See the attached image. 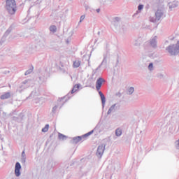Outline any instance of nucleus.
I'll list each match as a JSON object with an SVG mask.
<instances>
[{"instance_id":"nucleus-1","label":"nucleus","mask_w":179,"mask_h":179,"mask_svg":"<svg viewBox=\"0 0 179 179\" xmlns=\"http://www.w3.org/2000/svg\"><path fill=\"white\" fill-rule=\"evenodd\" d=\"M104 82H106V80H104V78L101 77L99 78L96 82V89L101 97L103 109H104V107L106 106V96H104V94H103V92L100 91V90L101 89V86H103V83Z\"/></svg>"},{"instance_id":"nucleus-2","label":"nucleus","mask_w":179,"mask_h":179,"mask_svg":"<svg viewBox=\"0 0 179 179\" xmlns=\"http://www.w3.org/2000/svg\"><path fill=\"white\" fill-rule=\"evenodd\" d=\"M6 9L10 15L16 13V1L15 0H6Z\"/></svg>"},{"instance_id":"nucleus-3","label":"nucleus","mask_w":179,"mask_h":179,"mask_svg":"<svg viewBox=\"0 0 179 179\" xmlns=\"http://www.w3.org/2000/svg\"><path fill=\"white\" fill-rule=\"evenodd\" d=\"M166 51L170 54V55H178L179 54V41L176 44H171L166 48Z\"/></svg>"},{"instance_id":"nucleus-4","label":"nucleus","mask_w":179,"mask_h":179,"mask_svg":"<svg viewBox=\"0 0 179 179\" xmlns=\"http://www.w3.org/2000/svg\"><path fill=\"white\" fill-rule=\"evenodd\" d=\"M147 45H150L152 48H157V36H155L145 43V49L148 50Z\"/></svg>"},{"instance_id":"nucleus-5","label":"nucleus","mask_w":179,"mask_h":179,"mask_svg":"<svg viewBox=\"0 0 179 179\" xmlns=\"http://www.w3.org/2000/svg\"><path fill=\"white\" fill-rule=\"evenodd\" d=\"M31 83V80H24L21 83V85H20L19 87L17 89V92H19V93H22V92L23 91V89H27V87H29Z\"/></svg>"},{"instance_id":"nucleus-6","label":"nucleus","mask_w":179,"mask_h":179,"mask_svg":"<svg viewBox=\"0 0 179 179\" xmlns=\"http://www.w3.org/2000/svg\"><path fill=\"white\" fill-rule=\"evenodd\" d=\"M108 58V52H106L103 54V59L99 66L96 69V71H99L101 66H103V68L106 69L107 68V59Z\"/></svg>"},{"instance_id":"nucleus-7","label":"nucleus","mask_w":179,"mask_h":179,"mask_svg":"<svg viewBox=\"0 0 179 179\" xmlns=\"http://www.w3.org/2000/svg\"><path fill=\"white\" fill-rule=\"evenodd\" d=\"M12 31V27H10L4 33V34L3 35V36L1 38L0 41V44L1 45H2V44H3V43H5V41H6V37H8V36H9V34H10Z\"/></svg>"},{"instance_id":"nucleus-8","label":"nucleus","mask_w":179,"mask_h":179,"mask_svg":"<svg viewBox=\"0 0 179 179\" xmlns=\"http://www.w3.org/2000/svg\"><path fill=\"white\" fill-rule=\"evenodd\" d=\"M105 150H106L105 144H101L99 145L96 150V156H98V157H101V156H103V153H104Z\"/></svg>"},{"instance_id":"nucleus-9","label":"nucleus","mask_w":179,"mask_h":179,"mask_svg":"<svg viewBox=\"0 0 179 179\" xmlns=\"http://www.w3.org/2000/svg\"><path fill=\"white\" fill-rule=\"evenodd\" d=\"M20 170H22V165H20L19 162H16L15 167V175L16 177H20V175L22 174Z\"/></svg>"},{"instance_id":"nucleus-10","label":"nucleus","mask_w":179,"mask_h":179,"mask_svg":"<svg viewBox=\"0 0 179 179\" xmlns=\"http://www.w3.org/2000/svg\"><path fill=\"white\" fill-rule=\"evenodd\" d=\"M83 139V138L82 137V136H78L72 138L70 141V143L73 145H76L77 143H79V142H80V141H82Z\"/></svg>"},{"instance_id":"nucleus-11","label":"nucleus","mask_w":179,"mask_h":179,"mask_svg":"<svg viewBox=\"0 0 179 179\" xmlns=\"http://www.w3.org/2000/svg\"><path fill=\"white\" fill-rule=\"evenodd\" d=\"M121 17H115L112 19V24H113L115 27H119Z\"/></svg>"},{"instance_id":"nucleus-12","label":"nucleus","mask_w":179,"mask_h":179,"mask_svg":"<svg viewBox=\"0 0 179 179\" xmlns=\"http://www.w3.org/2000/svg\"><path fill=\"white\" fill-rule=\"evenodd\" d=\"M164 15V13H163V10H157L155 12V17H156L157 20H160V19H162V17H163Z\"/></svg>"},{"instance_id":"nucleus-13","label":"nucleus","mask_w":179,"mask_h":179,"mask_svg":"<svg viewBox=\"0 0 179 179\" xmlns=\"http://www.w3.org/2000/svg\"><path fill=\"white\" fill-rule=\"evenodd\" d=\"M178 1H174L173 2L169 3V8L170 9V10H173V9H174V8H177V6H178Z\"/></svg>"},{"instance_id":"nucleus-14","label":"nucleus","mask_w":179,"mask_h":179,"mask_svg":"<svg viewBox=\"0 0 179 179\" xmlns=\"http://www.w3.org/2000/svg\"><path fill=\"white\" fill-rule=\"evenodd\" d=\"M11 94L10 92H4L3 94L0 96L1 100H6L8 99H10Z\"/></svg>"},{"instance_id":"nucleus-15","label":"nucleus","mask_w":179,"mask_h":179,"mask_svg":"<svg viewBox=\"0 0 179 179\" xmlns=\"http://www.w3.org/2000/svg\"><path fill=\"white\" fill-rule=\"evenodd\" d=\"M141 44H142V38H138L133 43V45L135 47H139V45H141Z\"/></svg>"},{"instance_id":"nucleus-16","label":"nucleus","mask_w":179,"mask_h":179,"mask_svg":"<svg viewBox=\"0 0 179 179\" xmlns=\"http://www.w3.org/2000/svg\"><path fill=\"white\" fill-rule=\"evenodd\" d=\"M115 107H117V103H115V104L112 105L109 108V109H108V110L107 112V115H110V114H111L113 113V111H115Z\"/></svg>"},{"instance_id":"nucleus-17","label":"nucleus","mask_w":179,"mask_h":179,"mask_svg":"<svg viewBox=\"0 0 179 179\" xmlns=\"http://www.w3.org/2000/svg\"><path fill=\"white\" fill-rule=\"evenodd\" d=\"M58 139L59 141H66L68 139V136L61 133H58Z\"/></svg>"},{"instance_id":"nucleus-18","label":"nucleus","mask_w":179,"mask_h":179,"mask_svg":"<svg viewBox=\"0 0 179 179\" xmlns=\"http://www.w3.org/2000/svg\"><path fill=\"white\" fill-rule=\"evenodd\" d=\"M21 163H26V152L24 150L22 151V155H21Z\"/></svg>"},{"instance_id":"nucleus-19","label":"nucleus","mask_w":179,"mask_h":179,"mask_svg":"<svg viewBox=\"0 0 179 179\" xmlns=\"http://www.w3.org/2000/svg\"><path fill=\"white\" fill-rule=\"evenodd\" d=\"M37 81L39 83V85H43V83H44V82H45V77H44V76H39L37 78Z\"/></svg>"},{"instance_id":"nucleus-20","label":"nucleus","mask_w":179,"mask_h":179,"mask_svg":"<svg viewBox=\"0 0 179 179\" xmlns=\"http://www.w3.org/2000/svg\"><path fill=\"white\" fill-rule=\"evenodd\" d=\"M115 135L117 137L121 136V135H122V129L120 128V127L116 129V130H115Z\"/></svg>"},{"instance_id":"nucleus-21","label":"nucleus","mask_w":179,"mask_h":179,"mask_svg":"<svg viewBox=\"0 0 179 179\" xmlns=\"http://www.w3.org/2000/svg\"><path fill=\"white\" fill-rule=\"evenodd\" d=\"M143 9V4H139L138 6V10L136 11V13H135L133 16L134 17H135L136 16V15H138V13H139L141 10H142Z\"/></svg>"},{"instance_id":"nucleus-22","label":"nucleus","mask_w":179,"mask_h":179,"mask_svg":"<svg viewBox=\"0 0 179 179\" xmlns=\"http://www.w3.org/2000/svg\"><path fill=\"white\" fill-rule=\"evenodd\" d=\"M80 66V61L79 60H76L73 63V68H79Z\"/></svg>"},{"instance_id":"nucleus-23","label":"nucleus","mask_w":179,"mask_h":179,"mask_svg":"<svg viewBox=\"0 0 179 179\" xmlns=\"http://www.w3.org/2000/svg\"><path fill=\"white\" fill-rule=\"evenodd\" d=\"M93 132H94V130H91L88 133L81 136L83 139V141L85 140V138H87V136H90V135H92L93 134Z\"/></svg>"},{"instance_id":"nucleus-24","label":"nucleus","mask_w":179,"mask_h":179,"mask_svg":"<svg viewBox=\"0 0 179 179\" xmlns=\"http://www.w3.org/2000/svg\"><path fill=\"white\" fill-rule=\"evenodd\" d=\"M50 31H51V33H56L57 32V26L55 25H52L49 28Z\"/></svg>"},{"instance_id":"nucleus-25","label":"nucleus","mask_w":179,"mask_h":179,"mask_svg":"<svg viewBox=\"0 0 179 179\" xmlns=\"http://www.w3.org/2000/svg\"><path fill=\"white\" fill-rule=\"evenodd\" d=\"M33 69H34V67H33V66H31V68H30L29 69H28L27 71H25V73H24L25 76H27V75H30V73H31V72H33Z\"/></svg>"},{"instance_id":"nucleus-26","label":"nucleus","mask_w":179,"mask_h":179,"mask_svg":"<svg viewBox=\"0 0 179 179\" xmlns=\"http://www.w3.org/2000/svg\"><path fill=\"white\" fill-rule=\"evenodd\" d=\"M135 92V88L134 87H130L128 90L129 94H132Z\"/></svg>"},{"instance_id":"nucleus-27","label":"nucleus","mask_w":179,"mask_h":179,"mask_svg":"<svg viewBox=\"0 0 179 179\" xmlns=\"http://www.w3.org/2000/svg\"><path fill=\"white\" fill-rule=\"evenodd\" d=\"M48 128H50V124H45L44 128L42 129V132H48Z\"/></svg>"},{"instance_id":"nucleus-28","label":"nucleus","mask_w":179,"mask_h":179,"mask_svg":"<svg viewBox=\"0 0 179 179\" xmlns=\"http://www.w3.org/2000/svg\"><path fill=\"white\" fill-rule=\"evenodd\" d=\"M57 110H58V106H55L52 109V115L57 113Z\"/></svg>"},{"instance_id":"nucleus-29","label":"nucleus","mask_w":179,"mask_h":179,"mask_svg":"<svg viewBox=\"0 0 179 179\" xmlns=\"http://www.w3.org/2000/svg\"><path fill=\"white\" fill-rule=\"evenodd\" d=\"M157 78H159V79H163L164 78V75H163V73H159L157 74Z\"/></svg>"},{"instance_id":"nucleus-30","label":"nucleus","mask_w":179,"mask_h":179,"mask_svg":"<svg viewBox=\"0 0 179 179\" xmlns=\"http://www.w3.org/2000/svg\"><path fill=\"white\" fill-rule=\"evenodd\" d=\"M157 21L158 20H157V19H156V17H155V18L153 17L150 18V22H152V23H156V22H157Z\"/></svg>"},{"instance_id":"nucleus-31","label":"nucleus","mask_w":179,"mask_h":179,"mask_svg":"<svg viewBox=\"0 0 179 179\" xmlns=\"http://www.w3.org/2000/svg\"><path fill=\"white\" fill-rule=\"evenodd\" d=\"M164 1L163 0H156V3L158 6H160L163 3Z\"/></svg>"},{"instance_id":"nucleus-32","label":"nucleus","mask_w":179,"mask_h":179,"mask_svg":"<svg viewBox=\"0 0 179 179\" xmlns=\"http://www.w3.org/2000/svg\"><path fill=\"white\" fill-rule=\"evenodd\" d=\"M149 71H153V63H150L148 65Z\"/></svg>"},{"instance_id":"nucleus-33","label":"nucleus","mask_w":179,"mask_h":179,"mask_svg":"<svg viewBox=\"0 0 179 179\" xmlns=\"http://www.w3.org/2000/svg\"><path fill=\"white\" fill-rule=\"evenodd\" d=\"M85 16L84 15H81L80 16V23H82V22H83V20H85Z\"/></svg>"},{"instance_id":"nucleus-34","label":"nucleus","mask_w":179,"mask_h":179,"mask_svg":"<svg viewBox=\"0 0 179 179\" xmlns=\"http://www.w3.org/2000/svg\"><path fill=\"white\" fill-rule=\"evenodd\" d=\"M116 166H117L118 168H117V166H115V170H117V171H118V170H120V169L121 168V165L120 164H117Z\"/></svg>"},{"instance_id":"nucleus-35","label":"nucleus","mask_w":179,"mask_h":179,"mask_svg":"<svg viewBox=\"0 0 179 179\" xmlns=\"http://www.w3.org/2000/svg\"><path fill=\"white\" fill-rule=\"evenodd\" d=\"M76 90H76V88H75V87H73V88L71 90V94H73V93H75V92H76Z\"/></svg>"},{"instance_id":"nucleus-36","label":"nucleus","mask_w":179,"mask_h":179,"mask_svg":"<svg viewBox=\"0 0 179 179\" xmlns=\"http://www.w3.org/2000/svg\"><path fill=\"white\" fill-rule=\"evenodd\" d=\"M73 87L75 89H76V90H78V89H79V87H80V85L79 84H76Z\"/></svg>"},{"instance_id":"nucleus-37","label":"nucleus","mask_w":179,"mask_h":179,"mask_svg":"<svg viewBox=\"0 0 179 179\" xmlns=\"http://www.w3.org/2000/svg\"><path fill=\"white\" fill-rule=\"evenodd\" d=\"M34 94H36V92L32 91L31 94H30V96H29V97H31L32 96H34Z\"/></svg>"},{"instance_id":"nucleus-38","label":"nucleus","mask_w":179,"mask_h":179,"mask_svg":"<svg viewBox=\"0 0 179 179\" xmlns=\"http://www.w3.org/2000/svg\"><path fill=\"white\" fill-rule=\"evenodd\" d=\"M85 10H89L90 9V7L89 6H85Z\"/></svg>"},{"instance_id":"nucleus-39","label":"nucleus","mask_w":179,"mask_h":179,"mask_svg":"<svg viewBox=\"0 0 179 179\" xmlns=\"http://www.w3.org/2000/svg\"><path fill=\"white\" fill-rule=\"evenodd\" d=\"M96 12L97 13H100V8L96 9Z\"/></svg>"},{"instance_id":"nucleus-40","label":"nucleus","mask_w":179,"mask_h":179,"mask_svg":"<svg viewBox=\"0 0 179 179\" xmlns=\"http://www.w3.org/2000/svg\"><path fill=\"white\" fill-rule=\"evenodd\" d=\"M98 35L100 36V31H98Z\"/></svg>"},{"instance_id":"nucleus-41","label":"nucleus","mask_w":179,"mask_h":179,"mask_svg":"<svg viewBox=\"0 0 179 179\" xmlns=\"http://www.w3.org/2000/svg\"><path fill=\"white\" fill-rule=\"evenodd\" d=\"M69 94H67V97H69Z\"/></svg>"},{"instance_id":"nucleus-42","label":"nucleus","mask_w":179,"mask_h":179,"mask_svg":"<svg viewBox=\"0 0 179 179\" xmlns=\"http://www.w3.org/2000/svg\"><path fill=\"white\" fill-rule=\"evenodd\" d=\"M62 99V100H64V99H65V97H63V98H61Z\"/></svg>"},{"instance_id":"nucleus-43","label":"nucleus","mask_w":179,"mask_h":179,"mask_svg":"<svg viewBox=\"0 0 179 179\" xmlns=\"http://www.w3.org/2000/svg\"><path fill=\"white\" fill-rule=\"evenodd\" d=\"M95 43H97V39L95 40Z\"/></svg>"},{"instance_id":"nucleus-44","label":"nucleus","mask_w":179,"mask_h":179,"mask_svg":"<svg viewBox=\"0 0 179 179\" xmlns=\"http://www.w3.org/2000/svg\"><path fill=\"white\" fill-rule=\"evenodd\" d=\"M117 62H118V59L117 60Z\"/></svg>"}]
</instances>
